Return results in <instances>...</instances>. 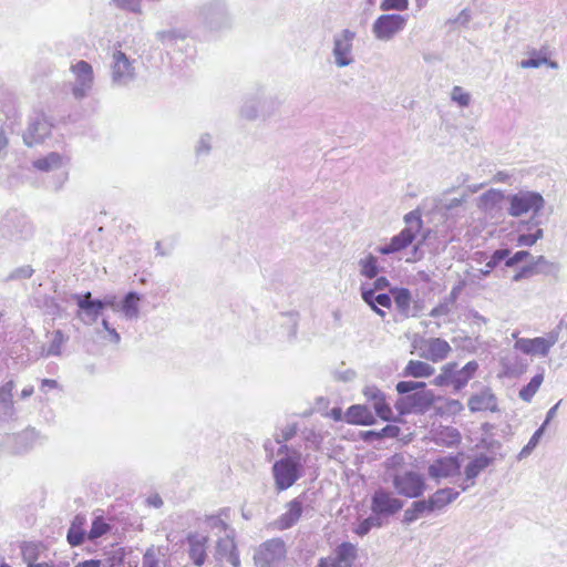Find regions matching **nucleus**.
<instances>
[{"label":"nucleus","mask_w":567,"mask_h":567,"mask_svg":"<svg viewBox=\"0 0 567 567\" xmlns=\"http://www.w3.org/2000/svg\"><path fill=\"white\" fill-rule=\"evenodd\" d=\"M302 456L298 451L281 457L272 465V476L276 489L279 492L291 487L302 474Z\"/></svg>","instance_id":"obj_1"},{"label":"nucleus","mask_w":567,"mask_h":567,"mask_svg":"<svg viewBox=\"0 0 567 567\" xmlns=\"http://www.w3.org/2000/svg\"><path fill=\"white\" fill-rule=\"evenodd\" d=\"M509 207L507 209L508 215L512 217H520L528 213H532L533 217L527 225L532 224L537 226L539 223L535 220V217L544 209L545 199L538 192L522 189L513 195L507 196Z\"/></svg>","instance_id":"obj_2"},{"label":"nucleus","mask_w":567,"mask_h":567,"mask_svg":"<svg viewBox=\"0 0 567 567\" xmlns=\"http://www.w3.org/2000/svg\"><path fill=\"white\" fill-rule=\"evenodd\" d=\"M0 234L2 239L20 246L33 237L34 227L27 216L10 212L1 221Z\"/></svg>","instance_id":"obj_3"},{"label":"nucleus","mask_w":567,"mask_h":567,"mask_svg":"<svg viewBox=\"0 0 567 567\" xmlns=\"http://www.w3.org/2000/svg\"><path fill=\"white\" fill-rule=\"evenodd\" d=\"M478 370L476 361L467 362L462 369L457 370V363L449 362L441 368L439 375L434 378L432 383L436 386L452 385L455 391L462 390Z\"/></svg>","instance_id":"obj_4"},{"label":"nucleus","mask_w":567,"mask_h":567,"mask_svg":"<svg viewBox=\"0 0 567 567\" xmlns=\"http://www.w3.org/2000/svg\"><path fill=\"white\" fill-rule=\"evenodd\" d=\"M392 485L399 495L408 498H419L426 489L423 475L411 470L396 471L392 476Z\"/></svg>","instance_id":"obj_5"},{"label":"nucleus","mask_w":567,"mask_h":567,"mask_svg":"<svg viewBox=\"0 0 567 567\" xmlns=\"http://www.w3.org/2000/svg\"><path fill=\"white\" fill-rule=\"evenodd\" d=\"M561 328L557 326L545 337L519 338L516 340L514 348L528 355L547 357L551 347H554L560 337Z\"/></svg>","instance_id":"obj_6"},{"label":"nucleus","mask_w":567,"mask_h":567,"mask_svg":"<svg viewBox=\"0 0 567 567\" xmlns=\"http://www.w3.org/2000/svg\"><path fill=\"white\" fill-rule=\"evenodd\" d=\"M355 32L350 29H343L333 34L332 38V58L337 68H346L354 62L353 41Z\"/></svg>","instance_id":"obj_7"},{"label":"nucleus","mask_w":567,"mask_h":567,"mask_svg":"<svg viewBox=\"0 0 567 567\" xmlns=\"http://www.w3.org/2000/svg\"><path fill=\"white\" fill-rule=\"evenodd\" d=\"M286 558V546L280 538L262 543L254 554L257 567H280Z\"/></svg>","instance_id":"obj_8"},{"label":"nucleus","mask_w":567,"mask_h":567,"mask_svg":"<svg viewBox=\"0 0 567 567\" xmlns=\"http://www.w3.org/2000/svg\"><path fill=\"white\" fill-rule=\"evenodd\" d=\"M52 126L53 124L43 112H34L22 135L23 143L28 147L42 144L51 135Z\"/></svg>","instance_id":"obj_9"},{"label":"nucleus","mask_w":567,"mask_h":567,"mask_svg":"<svg viewBox=\"0 0 567 567\" xmlns=\"http://www.w3.org/2000/svg\"><path fill=\"white\" fill-rule=\"evenodd\" d=\"M408 19L396 13L381 14L372 24V33L380 41H390L406 25Z\"/></svg>","instance_id":"obj_10"},{"label":"nucleus","mask_w":567,"mask_h":567,"mask_svg":"<svg viewBox=\"0 0 567 567\" xmlns=\"http://www.w3.org/2000/svg\"><path fill=\"white\" fill-rule=\"evenodd\" d=\"M111 79L114 86H126L135 79L134 60L116 50L112 55Z\"/></svg>","instance_id":"obj_11"},{"label":"nucleus","mask_w":567,"mask_h":567,"mask_svg":"<svg viewBox=\"0 0 567 567\" xmlns=\"http://www.w3.org/2000/svg\"><path fill=\"white\" fill-rule=\"evenodd\" d=\"M404 502L395 497L391 492L379 488L371 497V512L381 519L395 515L403 508Z\"/></svg>","instance_id":"obj_12"},{"label":"nucleus","mask_w":567,"mask_h":567,"mask_svg":"<svg viewBox=\"0 0 567 567\" xmlns=\"http://www.w3.org/2000/svg\"><path fill=\"white\" fill-rule=\"evenodd\" d=\"M70 70L74 75L72 94L76 100H82L89 94L93 86L94 74L92 65L81 60L72 64Z\"/></svg>","instance_id":"obj_13"},{"label":"nucleus","mask_w":567,"mask_h":567,"mask_svg":"<svg viewBox=\"0 0 567 567\" xmlns=\"http://www.w3.org/2000/svg\"><path fill=\"white\" fill-rule=\"evenodd\" d=\"M38 439V432L34 429H27L17 434H0V453H22L30 449Z\"/></svg>","instance_id":"obj_14"},{"label":"nucleus","mask_w":567,"mask_h":567,"mask_svg":"<svg viewBox=\"0 0 567 567\" xmlns=\"http://www.w3.org/2000/svg\"><path fill=\"white\" fill-rule=\"evenodd\" d=\"M203 22L212 30L226 27L229 22L225 3L221 0H213L200 9Z\"/></svg>","instance_id":"obj_15"},{"label":"nucleus","mask_w":567,"mask_h":567,"mask_svg":"<svg viewBox=\"0 0 567 567\" xmlns=\"http://www.w3.org/2000/svg\"><path fill=\"white\" fill-rule=\"evenodd\" d=\"M417 348L419 355L432 362L445 360L452 351L450 343L442 338L422 339Z\"/></svg>","instance_id":"obj_16"},{"label":"nucleus","mask_w":567,"mask_h":567,"mask_svg":"<svg viewBox=\"0 0 567 567\" xmlns=\"http://www.w3.org/2000/svg\"><path fill=\"white\" fill-rule=\"evenodd\" d=\"M73 299L80 309L78 318L89 326L96 322L103 312V306L100 302V299H92V293L90 291L83 295H74Z\"/></svg>","instance_id":"obj_17"},{"label":"nucleus","mask_w":567,"mask_h":567,"mask_svg":"<svg viewBox=\"0 0 567 567\" xmlns=\"http://www.w3.org/2000/svg\"><path fill=\"white\" fill-rule=\"evenodd\" d=\"M268 104H272V100L258 90L257 92L246 96L244 104L240 109V114L246 120H256L258 116L269 115L270 112L266 110Z\"/></svg>","instance_id":"obj_18"},{"label":"nucleus","mask_w":567,"mask_h":567,"mask_svg":"<svg viewBox=\"0 0 567 567\" xmlns=\"http://www.w3.org/2000/svg\"><path fill=\"white\" fill-rule=\"evenodd\" d=\"M461 464L457 456H443L435 460L427 467V474L431 478L440 482L444 478H451L460 474Z\"/></svg>","instance_id":"obj_19"},{"label":"nucleus","mask_w":567,"mask_h":567,"mask_svg":"<svg viewBox=\"0 0 567 567\" xmlns=\"http://www.w3.org/2000/svg\"><path fill=\"white\" fill-rule=\"evenodd\" d=\"M494 462L493 456L484 453L475 455L464 467V481L460 484L461 492H466L475 485L478 475Z\"/></svg>","instance_id":"obj_20"},{"label":"nucleus","mask_w":567,"mask_h":567,"mask_svg":"<svg viewBox=\"0 0 567 567\" xmlns=\"http://www.w3.org/2000/svg\"><path fill=\"white\" fill-rule=\"evenodd\" d=\"M306 503V494H301L290 501L286 505V512L282 513L275 522L276 527L280 530H285L296 525L302 515Z\"/></svg>","instance_id":"obj_21"},{"label":"nucleus","mask_w":567,"mask_h":567,"mask_svg":"<svg viewBox=\"0 0 567 567\" xmlns=\"http://www.w3.org/2000/svg\"><path fill=\"white\" fill-rule=\"evenodd\" d=\"M467 408L472 413L487 411L494 413L498 411V401L493 390L489 386H484L468 398Z\"/></svg>","instance_id":"obj_22"},{"label":"nucleus","mask_w":567,"mask_h":567,"mask_svg":"<svg viewBox=\"0 0 567 567\" xmlns=\"http://www.w3.org/2000/svg\"><path fill=\"white\" fill-rule=\"evenodd\" d=\"M357 557V548L350 543L339 545L333 555L320 559L318 565L324 567H351Z\"/></svg>","instance_id":"obj_23"},{"label":"nucleus","mask_w":567,"mask_h":567,"mask_svg":"<svg viewBox=\"0 0 567 567\" xmlns=\"http://www.w3.org/2000/svg\"><path fill=\"white\" fill-rule=\"evenodd\" d=\"M14 386V382L10 380L0 388V429H6L16 419V410L12 402Z\"/></svg>","instance_id":"obj_24"},{"label":"nucleus","mask_w":567,"mask_h":567,"mask_svg":"<svg viewBox=\"0 0 567 567\" xmlns=\"http://www.w3.org/2000/svg\"><path fill=\"white\" fill-rule=\"evenodd\" d=\"M505 195L502 190L489 189L483 193L477 199V207L488 216H495L502 209V202Z\"/></svg>","instance_id":"obj_25"},{"label":"nucleus","mask_w":567,"mask_h":567,"mask_svg":"<svg viewBox=\"0 0 567 567\" xmlns=\"http://www.w3.org/2000/svg\"><path fill=\"white\" fill-rule=\"evenodd\" d=\"M415 238L416 235L413 234V230H406L403 228L398 235L391 238L390 243L378 247L377 251L381 255L399 252L410 246Z\"/></svg>","instance_id":"obj_26"},{"label":"nucleus","mask_w":567,"mask_h":567,"mask_svg":"<svg viewBox=\"0 0 567 567\" xmlns=\"http://www.w3.org/2000/svg\"><path fill=\"white\" fill-rule=\"evenodd\" d=\"M458 491L451 487L436 489L427 499L434 513H441L447 505L453 503L458 496Z\"/></svg>","instance_id":"obj_27"},{"label":"nucleus","mask_w":567,"mask_h":567,"mask_svg":"<svg viewBox=\"0 0 567 567\" xmlns=\"http://www.w3.org/2000/svg\"><path fill=\"white\" fill-rule=\"evenodd\" d=\"M433 509L427 498L416 499L404 511L402 523L410 525L419 518L433 514Z\"/></svg>","instance_id":"obj_28"},{"label":"nucleus","mask_w":567,"mask_h":567,"mask_svg":"<svg viewBox=\"0 0 567 567\" xmlns=\"http://www.w3.org/2000/svg\"><path fill=\"white\" fill-rule=\"evenodd\" d=\"M346 420L348 423L360 425H372L375 423V416L371 410L360 404L352 405L348 409Z\"/></svg>","instance_id":"obj_29"},{"label":"nucleus","mask_w":567,"mask_h":567,"mask_svg":"<svg viewBox=\"0 0 567 567\" xmlns=\"http://www.w3.org/2000/svg\"><path fill=\"white\" fill-rule=\"evenodd\" d=\"M189 557L196 566H202L206 559L205 544L207 537L199 534H190L187 537Z\"/></svg>","instance_id":"obj_30"},{"label":"nucleus","mask_w":567,"mask_h":567,"mask_svg":"<svg viewBox=\"0 0 567 567\" xmlns=\"http://www.w3.org/2000/svg\"><path fill=\"white\" fill-rule=\"evenodd\" d=\"M398 311L405 318L415 317L417 312L412 309L411 301L412 296L406 288H394L391 289Z\"/></svg>","instance_id":"obj_31"},{"label":"nucleus","mask_w":567,"mask_h":567,"mask_svg":"<svg viewBox=\"0 0 567 567\" xmlns=\"http://www.w3.org/2000/svg\"><path fill=\"white\" fill-rule=\"evenodd\" d=\"M408 395L413 412H425L434 403V393L430 390L416 391Z\"/></svg>","instance_id":"obj_32"},{"label":"nucleus","mask_w":567,"mask_h":567,"mask_svg":"<svg viewBox=\"0 0 567 567\" xmlns=\"http://www.w3.org/2000/svg\"><path fill=\"white\" fill-rule=\"evenodd\" d=\"M435 372L434 367L420 360H410L403 370V377L427 378Z\"/></svg>","instance_id":"obj_33"},{"label":"nucleus","mask_w":567,"mask_h":567,"mask_svg":"<svg viewBox=\"0 0 567 567\" xmlns=\"http://www.w3.org/2000/svg\"><path fill=\"white\" fill-rule=\"evenodd\" d=\"M141 300V296L135 292H128L121 302L120 310L123 311L126 319L136 320L140 316V307L138 302Z\"/></svg>","instance_id":"obj_34"},{"label":"nucleus","mask_w":567,"mask_h":567,"mask_svg":"<svg viewBox=\"0 0 567 567\" xmlns=\"http://www.w3.org/2000/svg\"><path fill=\"white\" fill-rule=\"evenodd\" d=\"M63 165V157L59 153L52 152L45 157L39 158L33 162V166L42 172H51L60 168Z\"/></svg>","instance_id":"obj_35"},{"label":"nucleus","mask_w":567,"mask_h":567,"mask_svg":"<svg viewBox=\"0 0 567 567\" xmlns=\"http://www.w3.org/2000/svg\"><path fill=\"white\" fill-rule=\"evenodd\" d=\"M544 381V373H537L519 390L518 396L524 402H530Z\"/></svg>","instance_id":"obj_36"},{"label":"nucleus","mask_w":567,"mask_h":567,"mask_svg":"<svg viewBox=\"0 0 567 567\" xmlns=\"http://www.w3.org/2000/svg\"><path fill=\"white\" fill-rule=\"evenodd\" d=\"M509 255L508 249H497L489 257L485 267L478 270V275H476L477 279H482L483 277L489 276L491 271L498 266L501 261H503Z\"/></svg>","instance_id":"obj_37"},{"label":"nucleus","mask_w":567,"mask_h":567,"mask_svg":"<svg viewBox=\"0 0 567 567\" xmlns=\"http://www.w3.org/2000/svg\"><path fill=\"white\" fill-rule=\"evenodd\" d=\"M535 275H556L559 271L558 264L549 261L544 256H538L532 261Z\"/></svg>","instance_id":"obj_38"},{"label":"nucleus","mask_w":567,"mask_h":567,"mask_svg":"<svg viewBox=\"0 0 567 567\" xmlns=\"http://www.w3.org/2000/svg\"><path fill=\"white\" fill-rule=\"evenodd\" d=\"M68 341V337L61 330L52 333V340L48 349L42 353L44 357H58L62 353V347Z\"/></svg>","instance_id":"obj_39"},{"label":"nucleus","mask_w":567,"mask_h":567,"mask_svg":"<svg viewBox=\"0 0 567 567\" xmlns=\"http://www.w3.org/2000/svg\"><path fill=\"white\" fill-rule=\"evenodd\" d=\"M216 551L220 559H228L236 551V545L233 537L226 534L225 537L219 538Z\"/></svg>","instance_id":"obj_40"},{"label":"nucleus","mask_w":567,"mask_h":567,"mask_svg":"<svg viewBox=\"0 0 567 567\" xmlns=\"http://www.w3.org/2000/svg\"><path fill=\"white\" fill-rule=\"evenodd\" d=\"M359 266L360 274L369 279L377 277L379 272L378 259L372 255H369L365 258L360 259Z\"/></svg>","instance_id":"obj_41"},{"label":"nucleus","mask_w":567,"mask_h":567,"mask_svg":"<svg viewBox=\"0 0 567 567\" xmlns=\"http://www.w3.org/2000/svg\"><path fill=\"white\" fill-rule=\"evenodd\" d=\"M383 525L384 520L372 513L368 518H364L358 524V526L354 528V532L359 536H364L371 530V528L382 527Z\"/></svg>","instance_id":"obj_42"},{"label":"nucleus","mask_w":567,"mask_h":567,"mask_svg":"<svg viewBox=\"0 0 567 567\" xmlns=\"http://www.w3.org/2000/svg\"><path fill=\"white\" fill-rule=\"evenodd\" d=\"M404 223L406 226L404 229L406 230H413L414 235H417L422 228L423 221L421 218V215L417 210H412L404 216Z\"/></svg>","instance_id":"obj_43"},{"label":"nucleus","mask_w":567,"mask_h":567,"mask_svg":"<svg viewBox=\"0 0 567 567\" xmlns=\"http://www.w3.org/2000/svg\"><path fill=\"white\" fill-rule=\"evenodd\" d=\"M110 530V525L106 524L102 517H96L89 532L90 539H96Z\"/></svg>","instance_id":"obj_44"},{"label":"nucleus","mask_w":567,"mask_h":567,"mask_svg":"<svg viewBox=\"0 0 567 567\" xmlns=\"http://www.w3.org/2000/svg\"><path fill=\"white\" fill-rule=\"evenodd\" d=\"M156 38L163 44L173 45L177 40H183L185 35L177 30L158 31Z\"/></svg>","instance_id":"obj_45"},{"label":"nucleus","mask_w":567,"mask_h":567,"mask_svg":"<svg viewBox=\"0 0 567 567\" xmlns=\"http://www.w3.org/2000/svg\"><path fill=\"white\" fill-rule=\"evenodd\" d=\"M544 231L542 228H537L535 233L532 234H520L517 237L518 246H527L530 247L536 244V241L543 238Z\"/></svg>","instance_id":"obj_46"},{"label":"nucleus","mask_w":567,"mask_h":567,"mask_svg":"<svg viewBox=\"0 0 567 567\" xmlns=\"http://www.w3.org/2000/svg\"><path fill=\"white\" fill-rule=\"evenodd\" d=\"M409 7V0H382L380 9L382 11H403Z\"/></svg>","instance_id":"obj_47"},{"label":"nucleus","mask_w":567,"mask_h":567,"mask_svg":"<svg viewBox=\"0 0 567 567\" xmlns=\"http://www.w3.org/2000/svg\"><path fill=\"white\" fill-rule=\"evenodd\" d=\"M375 414L384 421H390L393 412L390 405L385 402V398L373 404Z\"/></svg>","instance_id":"obj_48"},{"label":"nucleus","mask_w":567,"mask_h":567,"mask_svg":"<svg viewBox=\"0 0 567 567\" xmlns=\"http://www.w3.org/2000/svg\"><path fill=\"white\" fill-rule=\"evenodd\" d=\"M532 54L534 56L526 60H522L519 62V66L522 69L539 68L543 64H545V62H547V58L538 55V53L535 50L532 52Z\"/></svg>","instance_id":"obj_49"},{"label":"nucleus","mask_w":567,"mask_h":567,"mask_svg":"<svg viewBox=\"0 0 567 567\" xmlns=\"http://www.w3.org/2000/svg\"><path fill=\"white\" fill-rule=\"evenodd\" d=\"M451 97L454 102H456L460 106H467L471 101V96L466 93L461 86H454L452 90Z\"/></svg>","instance_id":"obj_50"},{"label":"nucleus","mask_w":567,"mask_h":567,"mask_svg":"<svg viewBox=\"0 0 567 567\" xmlns=\"http://www.w3.org/2000/svg\"><path fill=\"white\" fill-rule=\"evenodd\" d=\"M212 150V136L209 134H203L200 135L195 151L198 156L200 155H207Z\"/></svg>","instance_id":"obj_51"},{"label":"nucleus","mask_w":567,"mask_h":567,"mask_svg":"<svg viewBox=\"0 0 567 567\" xmlns=\"http://www.w3.org/2000/svg\"><path fill=\"white\" fill-rule=\"evenodd\" d=\"M85 536L84 529H78L75 527H70L68 530V542L71 546H79L83 543Z\"/></svg>","instance_id":"obj_52"},{"label":"nucleus","mask_w":567,"mask_h":567,"mask_svg":"<svg viewBox=\"0 0 567 567\" xmlns=\"http://www.w3.org/2000/svg\"><path fill=\"white\" fill-rule=\"evenodd\" d=\"M543 433H544V426H540L538 430L535 431V433L530 437V440L527 443V445L524 446L523 450L520 451L519 458H522L523 456L529 454L530 451L536 447V445L538 444L539 439L542 437Z\"/></svg>","instance_id":"obj_53"},{"label":"nucleus","mask_w":567,"mask_h":567,"mask_svg":"<svg viewBox=\"0 0 567 567\" xmlns=\"http://www.w3.org/2000/svg\"><path fill=\"white\" fill-rule=\"evenodd\" d=\"M471 20H472V13H471V11H470L467 8H465V9H463V10L457 14V17H456V18H454V19H449V20L446 21V23H447V24H458V25H461V27H463V28H466V27L468 25V23L471 22Z\"/></svg>","instance_id":"obj_54"},{"label":"nucleus","mask_w":567,"mask_h":567,"mask_svg":"<svg viewBox=\"0 0 567 567\" xmlns=\"http://www.w3.org/2000/svg\"><path fill=\"white\" fill-rule=\"evenodd\" d=\"M363 395L368 401L373 402V404L385 398L384 393L375 385H367L363 389Z\"/></svg>","instance_id":"obj_55"},{"label":"nucleus","mask_w":567,"mask_h":567,"mask_svg":"<svg viewBox=\"0 0 567 567\" xmlns=\"http://www.w3.org/2000/svg\"><path fill=\"white\" fill-rule=\"evenodd\" d=\"M530 257V254L526 250H518L513 256L509 257V255L504 259L506 267H514L517 264L524 261Z\"/></svg>","instance_id":"obj_56"},{"label":"nucleus","mask_w":567,"mask_h":567,"mask_svg":"<svg viewBox=\"0 0 567 567\" xmlns=\"http://www.w3.org/2000/svg\"><path fill=\"white\" fill-rule=\"evenodd\" d=\"M207 525L212 528L217 530L218 533L227 532L228 526L225 523V520L219 516H209L207 517Z\"/></svg>","instance_id":"obj_57"},{"label":"nucleus","mask_w":567,"mask_h":567,"mask_svg":"<svg viewBox=\"0 0 567 567\" xmlns=\"http://www.w3.org/2000/svg\"><path fill=\"white\" fill-rule=\"evenodd\" d=\"M375 289H373L372 287H369V286H365V285H362L361 287V297L363 299V301L369 305L371 308H374V305H375Z\"/></svg>","instance_id":"obj_58"},{"label":"nucleus","mask_w":567,"mask_h":567,"mask_svg":"<svg viewBox=\"0 0 567 567\" xmlns=\"http://www.w3.org/2000/svg\"><path fill=\"white\" fill-rule=\"evenodd\" d=\"M533 276H536L535 275V271H534V268H533V265L532 262H529L528 265H525L523 266L514 276H513V281L515 282H518L523 279H528Z\"/></svg>","instance_id":"obj_59"},{"label":"nucleus","mask_w":567,"mask_h":567,"mask_svg":"<svg viewBox=\"0 0 567 567\" xmlns=\"http://www.w3.org/2000/svg\"><path fill=\"white\" fill-rule=\"evenodd\" d=\"M296 433H297L296 425H287L281 430L280 434H278L276 436V442L279 444L287 442L290 439H292L296 435Z\"/></svg>","instance_id":"obj_60"},{"label":"nucleus","mask_w":567,"mask_h":567,"mask_svg":"<svg viewBox=\"0 0 567 567\" xmlns=\"http://www.w3.org/2000/svg\"><path fill=\"white\" fill-rule=\"evenodd\" d=\"M33 274V269L30 266H22L17 269H14L10 276L9 279H27L30 278Z\"/></svg>","instance_id":"obj_61"},{"label":"nucleus","mask_w":567,"mask_h":567,"mask_svg":"<svg viewBox=\"0 0 567 567\" xmlns=\"http://www.w3.org/2000/svg\"><path fill=\"white\" fill-rule=\"evenodd\" d=\"M409 395L402 396L396 400L395 402V409L399 411L401 415L408 414L413 412L411 403L409 401Z\"/></svg>","instance_id":"obj_62"},{"label":"nucleus","mask_w":567,"mask_h":567,"mask_svg":"<svg viewBox=\"0 0 567 567\" xmlns=\"http://www.w3.org/2000/svg\"><path fill=\"white\" fill-rule=\"evenodd\" d=\"M355 375L357 373L352 369H347L344 371H336L333 373L334 380L340 382H351L354 380Z\"/></svg>","instance_id":"obj_63"},{"label":"nucleus","mask_w":567,"mask_h":567,"mask_svg":"<svg viewBox=\"0 0 567 567\" xmlns=\"http://www.w3.org/2000/svg\"><path fill=\"white\" fill-rule=\"evenodd\" d=\"M465 202V197L461 198H451L443 204H441L440 209L444 210L445 213L452 212L453 209L462 206V204Z\"/></svg>","instance_id":"obj_64"}]
</instances>
